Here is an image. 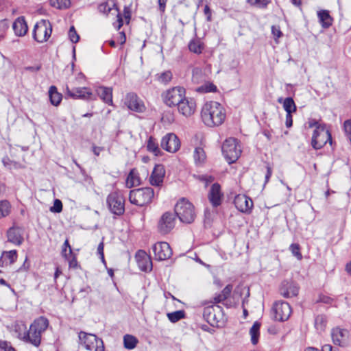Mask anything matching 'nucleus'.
<instances>
[{
    "label": "nucleus",
    "mask_w": 351,
    "mask_h": 351,
    "mask_svg": "<svg viewBox=\"0 0 351 351\" xmlns=\"http://www.w3.org/2000/svg\"><path fill=\"white\" fill-rule=\"evenodd\" d=\"M201 117L204 123L208 127L221 125L226 119L223 107L217 101L206 102L202 107Z\"/></svg>",
    "instance_id": "1"
},
{
    "label": "nucleus",
    "mask_w": 351,
    "mask_h": 351,
    "mask_svg": "<svg viewBox=\"0 0 351 351\" xmlns=\"http://www.w3.org/2000/svg\"><path fill=\"white\" fill-rule=\"evenodd\" d=\"M174 212L180 221L185 223H191L196 217L194 206L185 198H181L177 202Z\"/></svg>",
    "instance_id": "2"
},
{
    "label": "nucleus",
    "mask_w": 351,
    "mask_h": 351,
    "mask_svg": "<svg viewBox=\"0 0 351 351\" xmlns=\"http://www.w3.org/2000/svg\"><path fill=\"white\" fill-rule=\"evenodd\" d=\"M154 197V189L151 187H143L130 191L129 200L131 204L138 206H144L150 204Z\"/></svg>",
    "instance_id": "3"
},
{
    "label": "nucleus",
    "mask_w": 351,
    "mask_h": 351,
    "mask_svg": "<svg viewBox=\"0 0 351 351\" xmlns=\"http://www.w3.org/2000/svg\"><path fill=\"white\" fill-rule=\"evenodd\" d=\"M203 317L213 327H222L225 324L223 308L219 305H208L204 308Z\"/></svg>",
    "instance_id": "4"
},
{
    "label": "nucleus",
    "mask_w": 351,
    "mask_h": 351,
    "mask_svg": "<svg viewBox=\"0 0 351 351\" xmlns=\"http://www.w3.org/2000/svg\"><path fill=\"white\" fill-rule=\"evenodd\" d=\"M221 149L223 155L230 164L237 160L241 154V147L237 140L234 138L226 139L222 145Z\"/></svg>",
    "instance_id": "5"
},
{
    "label": "nucleus",
    "mask_w": 351,
    "mask_h": 351,
    "mask_svg": "<svg viewBox=\"0 0 351 351\" xmlns=\"http://www.w3.org/2000/svg\"><path fill=\"white\" fill-rule=\"evenodd\" d=\"M107 204L110 210L116 215H121L125 212V198L119 191H113L108 195Z\"/></svg>",
    "instance_id": "6"
},
{
    "label": "nucleus",
    "mask_w": 351,
    "mask_h": 351,
    "mask_svg": "<svg viewBox=\"0 0 351 351\" xmlns=\"http://www.w3.org/2000/svg\"><path fill=\"white\" fill-rule=\"evenodd\" d=\"M52 27L48 20L42 19L34 27L33 38L38 43H44L51 36Z\"/></svg>",
    "instance_id": "7"
},
{
    "label": "nucleus",
    "mask_w": 351,
    "mask_h": 351,
    "mask_svg": "<svg viewBox=\"0 0 351 351\" xmlns=\"http://www.w3.org/2000/svg\"><path fill=\"white\" fill-rule=\"evenodd\" d=\"M185 95V89L180 86L173 87L167 90L162 95L165 104L169 107L176 106Z\"/></svg>",
    "instance_id": "8"
},
{
    "label": "nucleus",
    "mask_w": 351,
    "mask_h": 351,
    "mask_svg": "<svg viewBox=\"0 0 351 351\" xmlns=\"http://www.w3.org/2000/svg\"><path fill=\"white\" fill-rule=\"evenodd\" d=\"M327 142L332 143V137L330 132L324 127H317L313 132L311 145L315 149L322 148Z\"/></svg>",
    "instance_id": "9"
},
{
    "label": "nucleus",
    "mask_w": 351,
    "mask_h": 351,
    "mask_svg": "<svg viewBox=\"0 0 351 351\" xmlns=\"http://www.w3.org/2000/svg\"><path fill=\"white\" fill-rule=\"evenodd\" d=\"M291 314L289 304L284 301L276 302L271 308V317L276 321L285 322Z\"/></svg>",
    "instance_id": "10"
},
{
    "label": "nucleus",
    "mask_w": 351,
    "mask_h": 351,
    "mask_svg": "<svg viewBox=\"0 0 351 351\" xmlns=\"http://www.w3.org/2000/svg\"><path fill=\"white\" fill-rule=\"evenodd\" d=\"M79 339L81 343L83 344L86 349L88 350L99 351V344L101 345V351L104 350L102 340L98 339L95 335L80 332L79 333Z\"/></svg>",
    "instance_id": "11"
},
{
    "label": "nucleus",
    "mask_w": 351,
    "mask_h": 351,
    "mask_svg": "<svg viewBox=\"0 0 351 351\" xmlns=\"http://www.w3.org/2000/svg\"><path fill=\"white\" fill-rule=\"evenodd\" d=\"M176 216L175 213L171 212H166L162 215L158 224V229L160 234H167L171 232L175 226Z\"/></svg>",
    "instance_id": "12"
},
{
    "label": "nucleus",
    "mask_w": 351,
    "mask_h": 351,
    "mask_svg": "<svg viewBox=\"0 0 351 351\" xmlns=\"http://www.w3.org/2000/svg\"><path fill=\"white\" fill-rule=\"evenodd\" d=\"M330 335L335 345L344 348L349 343V332L346 329L334 328L331 330Z\"/></svg>",
    "instance_id": "13"
},
{
    "label": "nucleus",
    "mask_w": 351,
    "mask_h": 351,
    "mask_svg": "<svg viewBox=\"0 0 351 351\" xmlns=\"http://www.w3.org/2000/svg\"><path fill=\"white\" fill-rule=\"evenodd\" d=\"M160 145L165 150L171 153H175L179 149L180 142L175 134L168 133L162 137Z\"/></svg>",
    "instance_id": "14"
},
{
    "label": "nucleus",
    "mask_w": 351,
    "mask_h": 351,
    "mask_svg": "<svg viewBox=\"0 0 351 351\" xmlns=\"http://www.w3.org/2000/svg\"><path fill=\"white\" fill-rule=\"evenodd\" d=\"M155 259L165 261L169 258L172 255V250L169 244L167 242H158L152 247Z\"/></svg>",
    "instance_id": "15"
},
{
    "label": "nucleus",
    "mask_w": 351,
    "mask_h": 351,
    "mask_svg": "<svg viewBox=\"0 0 351 351\" xmlns=\"http://www.w3.org/2000/svg\"><path fill=\"white\" fill-rule=\"evenodd\" d=\"M124 104L130 110L137 112H142L145 109L143 102L134 93H130L126 95Z\"/></svg>",
    "instance_id": "16"
},
{
    "label": "nucleus",
    "mask_w": 351,
    "mask_h": 351,
    "mask_svg": "<svg viewBox=\"0 0 351 351\" xmlns=\"http://www.w3.org/2000/svg\"><path fill=\"white\" fill-rule=\"evenodd\" d=\"M176 106L181 114L185 117H189L194 113L196 104L193 99L186 98L184 95L182 98V101Z\"/></svg>",
    "instance_id": "17"
},
{
    "label": "nucleus",
    "mask_w": 351,
    "mask_h": 351,
    "mask_svg": "<svg viewBox=\"0 0 351 351\" xmlns=\"http://www.w3.org/2000/svg\"><path fill=\"white\" fill-rule=\"evenodd\" d=\"M223 194L221 191V186L218 183H214L209 191L208 198L213 207L221 205Z\"/></svg>",
    "instance_id": "18"
},
{
    "label": "nucleus",
    "mask_w": 351,
    "mask_h": 351,
    "mask_svg": "<svg viewBox=\"0 0 351 351\" xmlns=\"http://www.w3.org/2000/svg\"><path fill=\"white\" fill-rule=\"evenodd\" d=\"M280 294L287 298L296 296L299 292V287L293 281L284 280L280 288Z\"/></svg>",
    "instance_id": "19"
},
{
    "label": "nucleus",
    "mask_w": 351,
    "mask_h": 351,
    "mask_svg": "<svg viewBox=\"0 0 351 351\" xmlns=\"http://www.w3.org/2000/svg\"><path fill=\"white\" fill-rule=\"evenodd\" d=\"M236 208L242 213H248L253 207L252 200L245 195H238L234 197Z\"/></svg>",
    "instance_id": "20"
},
{
    "label": "nucleus",
    "mask_w": 351,
    "mask_h": 351,
    "mask_svg": "<svg viewBox=\"0 0 351 351\" xmlns=\"http://www.w3.org/2000/svg\"><path fill=\"white\" fill-rule=\"evenodd\" d=\"M41 334L37 330L32 329V326L30 325L29 330L25 331L23 335H19V337L25 342H28L38 347L40 343Z\"/></svg>",
    "instance_id": "21"
},
{
    "label": "nucleus",
    "mask_w": 351,
    "mask_h": 351,
    "mask_svg": "<svg viewBox=\"0 0 351 351\" xmlns=\"http://www.w3.org/2000/svg\"><path fill=\"white\" fill-rule=\"evenodd\" d=\"M66 94L73 99H90L92 93L89 91L88 88H74L70 89L68 86H66Z\"/></svg>",
    "instance_id": "22"
},
{
    "label": "nucleus",
    "mask_w": 351,
    "mask_h": 351,
    "mask_svg": "<svg viewBox=\"0 0 351 351\" xmlns=\"http://www.w3.org/2000/svg\"><path fill=\"white\" fill-rule=\"evenodd\" d=\"M138 267L141 271H150L152 269L151 258L143 250H139L136 255Z\"/></svg>",
    "instance_id": "23"
},
{
    "label": "nucleus",
    "mask_w": 351,
    "mask_h": 351,
    "mask_svg": "<svg viewBox=\"0 0 351 351\" xmlns=\"http://www.w3.org/2000/svg\"><path fill=\"white\" fill-rule=\"evenodd\" d=\"M165 170L162 165H156L149 178V182L152 186H160L162 182Z\"/></svg>",
    "instance_id": "24"
},
{
    "label": "nucleus",
    "mask_w": 351,
    "mask_h": 351,
    "mask_svg": "<svg viewBox=\"0 0 351 351\" xmlns=\"http://www.w3.org/2000/svg\"><path fill=\"white\" fill-rule=\"evenodd\" d=\"M23 231L19 227H12L7 232L8 241L16 245H20L23 241Z\"/></svg>",
    "instance_id": "25"
},
{
    "label": "nucleus",
    "mask_w": 351,
    "mask_h": 351,
    "mask_svg": "<svg viewBox=\"0 0 351 351\" xmlns=\"http://www.w3.org/2000/svg\"><path fill=\"white\" fill-rule=\"evenodd\" d=\"M14 33L18 36H23L27 32L28 27L24 16L18 17L12 25Z\"/></svg>",
    "instance_id": "26"
},
{
    "label": "nucleus",
    "mask_w": 351,
    "mask_h": 351,
    "mask_svg": "<svg viewBox=\"0 0 351 351\" xmlns=\"http://www.w3.org/2000/svg\"><path fill=\"white\" fill-rule=\"evenodd\" d=\"M97 93L104 102L108 105L112 104V89L111 88L99 87Z\"/></svg>",
    "instance_id": "27"
},
{
    "label": "nucleus",
    "mask_w": 351,
    "mask_h": 351,
    "mask_svg": "<svg viewBox=\"0 0 351 351\" xmlns=\"http://www.w3.org/2000/svg\"><path fill=\"white\" fill-rule=\"evenodd\" d=\"M31 326H32V329L37 330V331L42 333L47 328L49 321L46 317L41 316L35 319Z\"/></svg>",
    "instance_id": "28"
},
{
    "label": "nucleus",
    "mask_w": 351,
    "mask_h": 351,
    "mask_svg": "<svg viewBox=\"0 0 351 351\" xmlns=\"http://www.w3.org/2000/svg\"><path fill=\"white\" fill-rule=\"evenodd\" d=\"M49 97L51 104L53 106H58L62 99V96L57 90V88L55 86H50L49 89Z\"/></svg>",
    "instance_id": "29"
},
{
    "label": "nucleus",
    "mask_w": 351,
    "mask_h": 351,
    "mask_svg": "<svg viewBox=\"0 0 351 351\" xmlns=\"http://www.w3.org/2000/svg\"><path fill=\"white\" fill-rule=\"evenodd\" d=\"M317 16L322 26L328 28L332 25V18L327 10H321L317 12Z\"/></svg>",
    "instance_id": "30"
},
{
    "label": "nucleus",
    "mask_w": 351,
    "mask_h": 351,
    "mask_svg": "<svg viewBox=\"0 0 351 351\" xmlns=\"http://www.w3.org/2000/svg\"><path fill=\"white\" fill-rule=\"evenodd\" d=\"M138 184H140V178L135 172V170L132 169L127 177L126 186L128 188H132Z\"/></svg>",
    "instance_id": "31"
},
{
    "label": "nucleus",
    "mask_w": 351,
    "mask_h": 351,
    "mask_svg": "<svg viewBox=\"0 0 351 351\" xmlns=\"http://www.w3.org/2000/svg\"><path fill=\"white\" fill-rule=\"evenodd\" d=\"M193 157L197 165H202L206 159L205 152L202 147H196L195 149Z\"/></svg>",
    "instance_id": "32"
},
{
    "label": "nucleus",
    "mask_w": 351,
    "mask_h": 351,
    "mask_svg": "<svg viewBox=\"0 0 351 351\" xmlns=\"http://www.w3.org/2000/svg\"><path fill=\"white\" fill-rule=\"evenodd\" d=\"M138 341L136 337L131 335H125L123 337V345L126 349L132 350L134 349Z\"/></svg>",
    "instance_id": "33"
},
{
    "label": "nucleus",
    "mask_w": 351,
    "mask_h": 351,
    "mask_svg": "<svg viewBox=\"0 0 351 351\" xmlns=\"http://www.w3.org/2000/svg\"><path fill=\"white\" fill-rule=\"evenodd\" d=\"M147 148L149 152H152L156 156L161 154L156 140L152 136H150L147 141Z\"/></svg>",
    "instance_id": "34"
},
{
    "label": "nucleus",
    "mask_w": 351,
    "mask_h": 351,
    "mask_svg": "<svg viewBox=\"0 0 351 351\" xmlns=\"http://www.w3.org/2000/svg\"><path fill=\"white\" fill-rule=\"evenodd\" d=\"M260 327L261 324L255 322L250 328L251 341L254 345H256L258 341Z\"/></svg>",
    "instance_id": "35"
},
{
    "label": "nucleus",
    "mask_w": 351,
    "mask_h": 351,
    "mask_svg": "<svg viewBox=\"0 0 351 351\" xmlns=\"http://www.w3.org/2000/svg\"><path fill=\"white\" fill-rule=\"evenodd\" d=\"M189 49L191 52L199 54L204 49V45L199 40L195 39L190 41L189 44Z\"/></svg>",
    "instance_id": "36"
},
{
    "label": "nucleus",
    "mask_w": 351,
    "mask_h": 351,
    "mask_svg": "<svg viewBox=\"0 0 351 351\" xmlns=\"http://www.w3.org/2000/svg\"><path fill=\"white\" fill-rule=\"evenodd\" d=\"M283 108L287 113L296 111L297 107L292 97H287L283 101Z\"/></svg>",
    "instance_id": "37"
},
{
    "label": "nucleus",
    "mask_w": 351,
    "mask_h": 351,
    "mask_svg": "<svg viewBox=\"0 0 351 351\" xmlns=\"http://www.w3.org/2000/svg\"><path fill=\"white\" fill-rule=\"evenodd\" d=\"M167 316L169 320L172 323H176L185 317V313L182 310L168 313Z\"/></svg>",
    "instance_id": "38"
},
{
    "label": "nucleus",
    "mask_w": 351,
    "mask_h": 351,
    "mask_svg": "<svg viewBox=\"0 0 351 351\" xmlns=\"http://www.w3.org/2000/svg\"><path fill=\"white\" fill-rule=\"evenodd\" d=\"M172 73L170 71H166L165 72L158 73L156 75V80L164 84H168L172 79Z\"/></svg>",
    "instance_id": "39"
},
{
    "label": "nucleus",
    "mask_w": 351,
    "mask_h": 351,
    "mask_svg": "<svg viewBox=\"0 0 351 351\" xmlns=\"http://www.w3.org/2000/svg\"><path fill=\"white\" fill-rule=\"evenodd\" d=\"M50 5L58 9H66L71 5L70 0H49Z\"/></svg>",
    "instance_id": "40"
},
{
    "label": "nucleus",
    "mask_w": 351,
    "mask_h": 351,
    "mask_svg": "<svg viewBox=\"0 0 351 351\" xmlns=\"http://www.w3.org/2000/svg\"><path fill=\"white\" fill-rule=\"evenodd\" d=\"M247 2L257 8L265 9L271 3V0H247Z\"/></svg>",
    "instance_id": "41"
},
{
    "label": "nucleus",
    "mask_w": 351,
    "mask_h": 351,
    "mask_svg": "<svg viewBox=\"0 0 351 351\" xmlns=\"http://www.w3.org/2000/svg\"><path fill=\"white\" fill-rule=\"evenodd\" d=\"M327 322V318L324 315H319L315 319V326L317 330H324Z\"/></svg>",
    "instance_id": "42"
},
{
    "label": "nucleus",
    "mask_w": 351,
    "mask_h": 351,
    "mask_svg": "<svg viewBox=\"0 0 351 351\" xmlns=\"http://www.w3.org/2000/svg\"><path fill=\"white\" fill-rule=\"evenodd\" d=\"M2 255L6 260V265H11L14 263L17 258V252L16 250L4 252Z\"/></svg>",
    "instance_id": "43"
},
{
    "label": "nucleus",
    "mask_w": 351,
    "mask_h": 351,
    "mask_svg": "<svg viewBox=\"0 0 351 351\" xmlns=\"http://www.w3.org/2000/svg\"><path fill=\"white\" fill-rule=\"evenodd\" d=\"M195 90L199 93H213L217 90V87L212 83H206L197 87Z\"/></svg>",
    "instance_id": "44"
},
{
    "label": "nucleus",
    "mask_w": 351,
    "mask_h": 351,
    "mask_svg": "<svg viewBox=\"0 0 351 351\" xmlns=\"http://www.w3.org/2000/svg\"><path fill=\"white\" fill-rule=\"evenodd\" d=\"M10 213V203L8 201L0 202V218L8 215Z\"/></svg>",
    "instance_id": "45"
},
{
    "label": "nucleus",
    "mask_w": 351,
    "mask_h": 351,
    "mask_svg": "<svg viewBox=\"0 0 351 351\" xmlns=\"http://www.w3.org/2000/svg\"><path fill=\"white\" fill-rule=\"evenodd\" d=\"M204 75L200 69H195L193 70L192 81L194 83L199 84L202 80H204Z\"/></svg>",
    "instance_id": "46"
},
{
    "label": "nucleus",
    "mask_w": 351,
    "mask_h": 351,
    "mask_svg": "<svg viewBox=\"0 0 351 351\" xmlns=\"http://www.w3.org/2000/svg\"><path fill=\"white\" fill-rule=\"evenodd\" d=\"M68 35H69V40L73 43H77L79 41L80 36L77 33L74 26H71L70 27Z\"/></svg>",
    "instance_id": "47"
},
{
    "label": "nucleus",
    "mask_w": 351,
    "mask_h": 351,
    "mask_svg": "<svg viewBox=\"0 0 351 351\" xmlns=\"http://www.w3.org/2000/svg\"><path fill=\"white\" fill-rule=\"evenodd\" d=\"M290 250L294 256H295L298 260H301L302 258V255L300 252V245L297 243H293L290 245Z\"/></svg>",
    "instance_id": "48"
},
{
    "label": "nucleus",
    "mask_w": 351,
    "mask_h": 351,
    "mask_svg": "<svg viewBox=\"0 0 351 351\" xmlns=\"http://www.w3.org/2000/svg\"><path fill=\"white\" fill-rule=\"evenodd\" d=\"M62 210V203L58 199H56L53 202V205L50 208V211L55 213H59Z\"/></svg>",
    "instance_id": "49"
},
{
    "label": "nucleus",
    "mask_w": 351,
    "mask_h": 351,
    "mask_svg": "<svg viewBox=\"0 0 351 351\" xmlns=\"http://www.w3.org/2000/svg\"><path fill=\"white\" fill-rule=\"evenodd\" d=\"M62 254L66 258L72 255V249L67 239L64 243Z\"/></svg>",
    "instance_id": "50"
},
{
    "label": "nucleus",
    "mask_w": 351,
    "mask_h": 351,
    "mask_svg": "<svg viewBox=\"0 0 351 351\" xmlns=\"http://www.w3.org/2000/svg\"><path fill=\"white\" fill-rule=\"evenodd\" d=\"M333 301H334L333 298H332L329 296L323 295V294L319 295L317 299L316 300L317 303L320 302V303H324V304H330V305H331L332 304Z\"/></svg>",
    "instance_id": "51"
},
{
    "label": "nucleus",
    "mask_w": 351,
    "mask_h": 351,
    "mask_svg": "<svg viewBox=\"0 0 351 351\" xmlns=\"http://www.w3.org/2000/svg\"><path fill=\"white\" fill-rule=\"evenodd\" d=\"M345 133L351 142V120H346L343 124Z\"/></svg>",
    "instance_id": "52"
},
{
    "label": "nucleus",
    "mask_w": 351,
    "mask_h": 351,
    "mask_svg": "<svg viewBox=\"0 0 351 351\" xmlns=\"http://www.w3.org/2000/svg\"><path fill=\"white\" fill-rule=\"evenodd\" d=\"M0 349L3 351H16L6 341L0 340Z\"/></svg>",
    "instance_id": "53"
},
{
    "label": "nucleus",
    "mask_w": 351,
    "mask_h": 351,
    "mask_svg": "<svg viewBox=\"0 0 351 351\" xmlns=\"http://www.w3.org/2000/svg\"><path fill=\"white\" fill-rule=\"evenodd\" d=\"M225 300H226L225 297H223L221 293H219L217 295L215 296L212 301H210L209 302H205V304H210V303L219 304ZM215 305H217V304H215Z\"/></svg>",
    "instance_id": "54"
},
{
    "label": "nucleus",
    "mask_w": 351,
    "mask_h": 351,
    "mask_svg": "<svg viewBox=\"0 0 351 351\" xmlns=\"http://www.w3.org/2000/svg\"><path fill=\"white\" fill-rule=\"evenodd\" d=\"M99 10L100 12L104 13L106 14H108L111 10V8L108 5V3H103L99 5Z\"/></svg>",
    "instance_id": "55"
},
{
    "label": "nucleus",
    "mask_w": 351,
    "mask_h": 351,
    "mask_svg": "<svg viewBox=\"0 0 351 351\" xmlns=\"http://www.w3.org/2000/svg\"><path fill=\"white\" fill-rule=\"evenodd\" d=\"M232 290V285H228L224 287V289L221 291V294L223 297H225V299L226 300L230 295L231 291Z\"/></svg>",
    "instance_id": "56"
},
{
    "label": "nucleus",
    "mask_w": 351,
    "mask_h": 351,
    "mask_svg": "<svg viewBox=\"0 0 351 351\" xmlns=\"http://www.w3.org/2000/svg\"><path fill=\"white\" fill-rule=\"evenodd\" d=\"M13 160H10L8 156H5L2 158L3 166L9 170L12 169V165Z\"/></svg>",
    "instance_id": "57"
},
{
    "label": "nucleus",
    "mask_w": 351,
    "mask_h": 351,
    "mask_svg": "<svg viewBox=\"0 0 351 351\" xmlns=\"http://www.w3.org/2000/svg\"><path fill=\"white\" fill-rule=\"evenodd\" d=\"M97 252L100 255L101 259L103 263H105L104 254V243L101 242L97 247Z\"/></svg>",
    "instance_id": "58"
},
{
    "label": "nucleus",
    "mask_w": 351,
    "mask_h": 351,
    "mask_svg": "<svg viewBox=\"0 0 351 351\" xmlns=\"http://www.w3.org/2000/svg\"><path fill=\"white\" fill-rule=\"evenodd\" d=\"M292 113H287L285 124L287 128H291L293 125Z\"/></svg>",
    "instance_id": "59"
},
{
    "label": "nucleus",
    "mask_w": 351,
    "mask_h": 351,
    "mask_svg": "<svg viewBox=\"0 0 351 351\" xmlns=\"http://www.w3.org/2000/svg\"><path fill=\"white\" fill-rule=\"evenodd\" d=\"M321 351H340L339 348H333L330 344H325Z\"/></svg>",
    "instance_id": "60"
},
{
    "label": "nucleus",
    "mask_w": 351,
    "mask_h": 351,
    "mask_svg": "<svg viewBox=\"0 0 351 351\" xmlns=\"http://www.w3.org/2000/svg\"><path fill=\"white\" fill-rule=\"evenodd\" d=\"M167 1V0H158L159 10L161 13H163L165 10Z\"/></svg>",
    "instance_id": "61"
},
{
    "label": "nucleus",
    "mask_w": 351,
    "mask_h": 351,
    "mask_svg": "<svg viewBox=\"0 0 351 351\" xmlns=\"http://www.w3.org/2000/svg\"><path fill=\"white\" fill-rule=\"evenodd\" d=\"M271 31L274 36H276V38H280L282 36V32L279 28L273 26L271 28Z\"/></svg>",
    "instance_id": "62"
},
{
    "label": "nucleus",
    "mask_w": 351,
    "mask_h": 351,
    "mask_svg": "<svg viewBox=\"0 0 351 351\" xmlns=\"http://www.w3.org/2000/svg\"><path fill=\"white\" fill-rule=\"evenodd\" d=\"M126 41V36L123 32L119 33V42L121 45H123Z\"/></svg>",
    "instance_id": "63"
},
{
    "label": "nucleus",
    "mask_w": 351,
    "mask_h": 351,
    "mask_svg": "<svg viewBox=\"0 0 351 351\" xmlns=\"http://www.w3.org/2000/svg\"><path fill=\"white\" fill-rule=\"evenodd\" d=\"M104 150V147L93 146V152L95 156H99L100 152Z\"/></svg>",
    "instance_id": "64"
}]
</instances>
